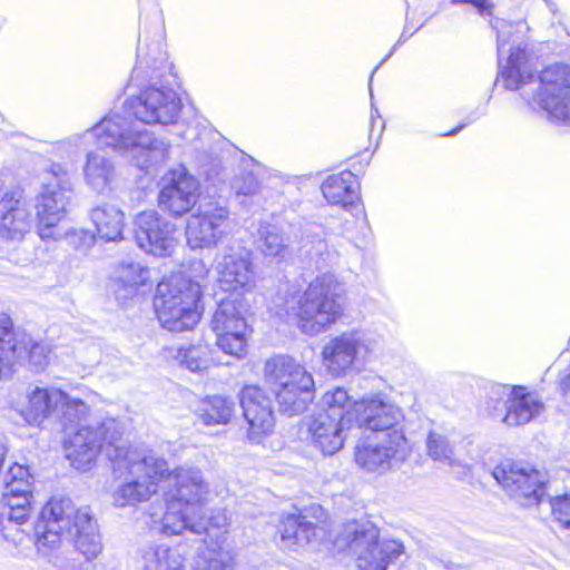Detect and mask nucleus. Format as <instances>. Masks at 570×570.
<instances>
[{
	"label": "nucleus",
	"instance_id": "f8f14e48",
	"mask_svg": "<svg viewBox=\"0 0 570 570\" xmlns=\"http://www.w3.org/2000/svg\"><path fill=\"white\" fill-rule=\"evenodd\" d=\"M50 348L38 343L26 333L16 334L11 318L0 314V379L7 375L18 362L28 360L36 372L43 371L50 361Z\"/></svg>",
	"mask_w": 570,
	"mask_h": 570
},
{
	"label": "nucleus",
	"instance_id": "f3484780",
	"mask_svg": "<svg viewBox=\"0 0 570 570\" xmlns=\"http://www.w3.org/2000/svg\"><path fill=\"white\" fill-rule=\"evenodd\" d=\"M228 229V210L217 204L199 205L187 222L186 238L190 248L215 246Z\"/></svg>",
	"mask_w": 570,
	"mask_h": 570
},
{
	"label": "nucleus",
	"instance_id": "ddd939ff",
	"mask_svg": "<svg viewBox=\"0 0 570 570\" xmlns=\"http://www.w3.org/2000/svg\"><path fill=\"white\" fill-rule=\"evenodd\" d=\"M372 340L362 331H346L332 337L322 350L323 364L333 376H343L355 363L366 360Z\"/></svg>",
	"mask_w": 570,
	"mask_h": 570
},
{
	"label": "nucleus",
	"instance_id": "49530a36",
	"mask_svg": "<svg viewBox=\"0 0 570 570\" xmlns=\"http://www.w3.org/2000/svg\"><path fill=\"white\" fill-rule=\"evenodd\" d=\"M379 68V66L373 70L372 75L370 76V82H368V88H370V92H372V79H373V75L374 72L376 71V69ZM371 97H373V94H371Z\"/></svg>",
	"mask_w": 570,
	"mask_h": 570
},
{
	"label": "nucleus",
	"instance_id": "e433bc0d",
	"mask_svg": "<svg viewBox=\"0 0 570 570\" xmlns=\"http://www.w3.org/2000/svg\"><path fill=\"white\" fill-rule=\"evenodd\" d=\"M195 570H234V558L220 547H205L197 553Z\"/></svg>",
	"mask_w": 570,
	"mask_h": 570
},
{
	"label": "nucleus",
	"instance_id": "a19ab883",
	"mask_svg": "<svg viewBox=\"0 0 570 570\" xmlns=\"http://www.w3.org/2000/svg\"><path fill=\"white\" fill-rule=\"evenodd\" d=\"M498 385L492 386V389L490 391V396L487 402V411H488L489 415L492 416L493 419L502 421V416H504V414H505L504 401L507 397H497L493 395V390Z\"/></svg>",
	"mask_w": 570,
	"mask_h": 570
},
{
	"label": "nucleus",
	"instance_id": "4be33fe9",
	"mask_svg": "<svg viewBox=\"0 0 570 570\" xmlns=\"http://www.w3.org/2000/svg\"><path fill=\"white\" fill-rule=\"evenodd\" d=\"M352 429L330 413H317L307 422L309 440L313 446L324 455H333L338 452Z\"/></svg>",
	"mask_w": 570,
	"mask_h": 570
},
{
	"label": "nucleus",
	"instance_id": "b1692460",
	"mask_svg": "<svg viewBox=\"0 0 570 570\" xmlns=\"http://www.w3.org/2000/svg\"><path fill=\"white\" fill-rule=\"evenodd\" d=\"M239 402L250 433H267L273 429L272 401L261 387L245 386L240 391Z\"/></svg>",
	"mask_w": 570,
	"mask_h": 570
},
{
	"label": "nucleus",
	"instance_id": "2f4dec72",
	"mask_svg": "<svg viewBox=\"0 0 570 570\" xmlns=\"http://www.w3.org/2000/svg\"><path fill=\"white\" fill-rule=\"evenodd\" d=\"M316 527L302 515H287L282 521L281 540L285 547L303 546L316 537Z\"/></svg>",
	"mask_w": 570,
	"mask_h": 570
},
{
	"label": "nucleus",
	"instance_id": "9d476101",
	"mask_svg": "<svg viewBox=\"0 0 570 570\" xmlns=\"http://www.w3.org/2000/svg\"><path fill=\"white\" fill-rule=\"evenodd\" d=\"M72 190V176L67 165L52 163L42 171L41 193L36 205L41 239L61 236L57 226L63 217Z\"/></svg>",
	"mask_w": 570,
	"mask_h": 570
},
{
	"label": "nucleus",
	"instance_id": "473e14b6",
	"mask_svg": "<svg viewBox=\"0 0 570 570\" xmlns=\"http://www.w3.org/2000/svg\"><path fill=\"white\" fill-rule=\"evenodd\" d=\"M145 570H185V558L165 544L148 548L142 556Z\"/></svg>",
	"mask_w": 570,
	"mask_h": 570
},
{
	"label": "nucleus",
	"instance_id": "72a5a7b5",
	"mask_svg": "<svg viewBox=\"0 0 570 570\" xmlns=\"http://www.w3.org/2000/svg\"><path fill=\"white\" fill-rule=\"evenodd\" d=\"M235 403L224 396L206 397L198 407V417L205 425L227 424L234 415Z\"/></svg>",
	"mask_w": 570,
	"mask_h": 570
},
{
	"label": "nucleus",
	"instance_id": "5701e85b",
	"mask_svg": "<svg viewBox=\"0 0 570 570\" xmlns=\"http://www.w3.org/2000/svg\"><path fill=\"white\" fill-rule=\"evenodd\" d=\"M32 225V215L26 203L14 193L4 194L0 199V237L11 242L22 240Z\"/></svg>",
	"mask_w": 570,
	"mask_h": 570
},
{
	"label": "nucleus",
	"instance_id": "cd10ccee",
	"mask_svg": "<svg viewBox=\"0 0 570 570\" xmlns=\"http://www.w3.org/2000/svg\"><path fill=\"white\" fill-rule=\"evenodd\" d=\"M82 174L86 185L99 194L109 190L116 177L112 161L97 151L87 154Z\"/></svg>",
	"mask_w": 570,
	"mask_h": 570
},
{
	"label": "nucleus",
	"instance_id": "79ce46f5",
	"mask_svg": "<svg viewBox=\"0 0 570 570\" xmlns=\"http://www.w3.org/2000/svg\"><path fill=\"white\" fill-rule=\"evenodd\" d=\"M451 3H470L476 8L481 16H490L492 13L493 3L491 0H451Z\"/></svg>",
	"mask_w": 570,
	"mask_h": 570
},
{
	"label": "nucleus",
	"instance_id": "423d86ee",
	"mask_svg": "<svg viewBox=\"0 0 570 570\" xmlns=\"http://www.w3.org/2000/svg\"><path fill=\"white\" fill-rule=\"evenodd\" d=\"M343 288L335 276L324 273L312 281L297 302V326L307 335H318L344 314Z\"/></svg>",
	"mask_w": 570,
	"mask_h": 570
},
{
	"label": "nucleus",
	"instance_id": "c85d7f7f",
	"mask_svg": "<svg viewBox=\"0 0 570 570\" xmlns=\"http://www.w3.org/2000/svg\"><path fill=\"white\" fill-rule=\"evenodd\" d=\"M90 218L101 239L116 242L122 238L124 213L116 206H97L91 209Z\"/></svg>",
	"mask_w": 570,
	"mask_h": 570
},
{
	"label": "nucleus",
	"instance_id": "7ed1b4c3",
	"mask_svg": "<svg viewBox=\"0 0 570 570\" xmlns=\"http://www.w3.org/2000/svg\"><path fill=\"white\" fill-rule=\"evenodd\" d=\"M171 71L173 66L168 61L167 52L163 49L160 41L149 45L147 51L140 45L138 46L134 75L136 77L144 75L153 80V83L141 90L137 97H132L125 102L124 110L128 114L126 117L129 120L130 116H134L141 124L148 125H169L177 120L181 109V100L173 88L160 83L163 78L167 80L168 77H174ZM131 121L139 129L145 130L142 125L132 119ZM146 131L150 135L151 139L163 141L167 146V151H169L167 142L154 138L153 134L147 129ZM167 158L168 153H166L163 163Z\"/></svg>",
	"mask_w": 570,
	"mask_h": 570
},
{
	"label": "nucleus",
	"instance_id": "20e7f679",
	"mask_svg": "<svg viewBox=\"0 0 570 570\" xmlns=\"http://www.w3.org/2000/svg\"><path fill=\"white\" fill-rule=\"evenodd\" d=\"M36 544L55 548L62 540L72 541L87 560L96 559L102 551L97 521L89 509H77L69 498H53L41 510L35 525Z\"/></svg>",
	"mask_w": 570,
	"mask_h": 570
},
{
	"label": "nucleus",
	"instance_id": "c03bdc74",
	"mask_svg": "<svg viewBox=\"0 0 570 570\" xmlns=\"http://www.w3.org/2000/svg\"><path fill=\"white\" fill-rule=\"evenodd\" d=\"M79 237L83 240L87 247H90L95 242V236L89 232L81 230L79 233Z\"/></svg>",
	"mask_w": 570,
	"mask_h": 570
},
{
	"label": "nucleus",
	"instance_id": "412c9836",
	"mask_svg": "<svg viewBox=\"0 0 570 570\" xmlns=\"http://www.w3.org/2000/svg\"><path fill=\"white\" fill-rule=\"evenodd\" d=\"M197 191V180L184 168L173 170L168 184L159 193V206L173 216H181L196 204Z\"/></svg>",
	"mask_w": 570,
	"mask_h": 570
},
{
	"label": "nucleus",
	"instance_id": "bb28decb",
	"mask_svg": "<svg viewBox=\"0 0 570 570\" xmlns=\"http://www.w3.org/2000/svg\"><path fill=\"white\" fill-rule=\"evenodd\" d=\"M324 236L325 230L321 225H307L303 232L302 255L314 262L317 269L333 265L338 257L336 250L330 249Z\"/></svg>",
	"mask_w": 570,
	"mask_h": 570
},
{
	"label": "nucleus",
	"instance_id": "37998d69",
	"mask_svg": "<svg viewBox=\"0 0 570 570\" xmlns=\"http://www.w3.org/2000/svg\"><path fill=\"white\" fill-rule=\"evenodd\" d=\"M259 187L258 180L256 177L250 176L247 184H244L243 186H237V194L240 195H254Z\"/></svg>",
	"mask_w": 570,
	"mask_h": 570
},
{
	"label": "nucleus",
	"instance_id": "7c9ffc66",
	"mask_svg": "<svg viewBox=\"0 0 570 570\" xmlns=\"http://www.w3.org/2000/svg\"><path fill=\"white\" fill-rule=\"evenodd\" d=\"M149 277V269L140 264H127L119 267L114 282V292L118 299H127L134 296L139 286Z\"/></svg>",
	"mask_w": 570,
	"mask_h": 570
},
{
	"label": "nucleus",
	"instance_id": "6ab92c4d",
	"mask_svg": "<svg viewBox=\"0 0 570 570\" xmlns=\"http://www.w3.org/2000/svg\"><path fill=\"white\" fill-rule=\"evenodd\" d=\"M356 421L354 429L365 428L383 434L403 431V411L381 394L363 397L354 405Z\"/></svg>",
	"mask_w": 570,
	"mask_h": 570
},
{
	"label": "nucleus",
	"instance_id": "6e6552de",
	"mask_svg": "<svg viewBox=\"0 0 570 570\" xmlns=\"http://www.w3.org/2000/svg\"><path fill=\"white\" fill-rule=\"evenodd\" d=\"M264 379L275 394L279 411L288 416L303 413L313 399L312 374L288 355H276L267 360Z\"/></svg>",
	"mask_w": 570,
	"mask_h": 570
},
{
	"label": "nucleus",
	"instance_id": "c9c22d12",
	"mask_svg": "<svg viewBox=\"0 0 570 570\" xmlns=\"http://www.w3.org/2000/svg\"><path fill=\"white\" fill-rule=\"evenodd\" d=\"M287 243L279 227L262 225L259 228L258 248L265 257L283 259L287 253Z\"/></svg>",
	"mask_w": 570,
	"mask_h": 570
},
{
	"label": "nucleus",
	"instance_id": "a878e982",
	"mask_svg": "<svg viewBox=\"0 0 570 570\" xmlns=\"http://www.w3.org/2000/svg\"><path fill=\"white\" fill-rule=\"evenodd\" d=\"M356 177L350 170L328 176L322 184V193L332 206H341L345 210L357 207Z\"/></svg>",
	"mask_w": 570,
	"mask_h": 570
},
{
	"label": "nucleus",
	"instance_id": "09e8293b",
	"mask_svg": "<svg viewBox=\"0 0 570 570\" xmlns=\"http://www.w3.org/2000/svg\"><path fill=\"white\" fill-rule=\"evenodd\" d=\"M393 51L389 52V55L386 56L385 59H383V61L381 63H383L386 59H389L391 56H392Z\"/></svg>",
	"mask_w": 570,
	"mask_h": 570
},
{
	"label": "nucleus",
	"instance_id": "a18cd8bd",
	"mask_svg": "<svg viewBox=\"0 0 570 570\" xmlns=\"http://www.w3.org/2000/svg\"><path fill=\"white\" fill-rule=\"evenodd\" d=\"M464 127H465V125L462 124V125L458 126L456 128L452 129L451 131L443 134V136H454L458 132H460Z\"/></svg>",
	"mask_w": 570,
	"mask_h": 570
},
{
	"label": "nucleus",
	"instance_id": "0eeeda50",
	"mask_svg": "<svg viewBox=\"0 0 570 570\" xmlns=\"http://www.w3.org/2000/svg\"><path fill=\"white\" fill-rule=\"evenodd\" d=\"M202 286L173 276L157 285L154 307L161 326L170 332L191 330L200 320Z\"/></svg>",
	"mask_w": 570,
	"mask_h": 570
},
{
	"label": "nucleus",
	"instance_id": "39448f33",
	"mask_svg": "<svg viewBox=\"0 0 570 570\" xmlns=\"http://www.w3.org/2000/svg\"><path fill=\"white\" fill-rule=\"evenodd\" d=\"M97 138L99 145L127 153L140 169L157 166L166 157L167 146L151 139L125 115L112 112L82 134H75L60 142V148H79Z\"/></svg>",
	"mask_w": 570,
	"mask_h": 570
},
{
	"label": "nucleus",
	"instance_id": "58836bf2",
	"mask_svg": "<svg viewBox=\"0 0 570 570\" xmlns=\"http://www.w3.org/2000/svg\"><path fill=\"white\" fill-rule=\"evenodd\" d=\"M63 403V407L61 409V412L58 413L56 421H61L63 424H72L86 419L89 412V406L83 401L80 399H71L66 393V400Z\"/></svg>",
	"mask_w": 570,
	"mask_h": 570
},
{
	"label": "nucleus",
	"instance_id": "ea45409f",
	"mask_svg": "<svg viewBox=\"0 0 570 570\" xmlns=\"http://www.w3.org/2000/svg\"><path fill=\"white\" fill-rule=\"evenodd\" d=\"M552 518L561 528L570 530V493L550 500Z\"/></svg>",
	"mask_w": 570,
	"mask_h": 570
},
{
	"label": "nucleus",
	"instance_id": "9b49d317",
	"mask_svg": "<svg viewBox=\"0 0 570 570\" xmlns=\"http://www.w3.org/2000/svg\"><path fill=\"white\" fill-rule=\"evenodd\" d=\"M247 304L240 296L229 295L222 299L213 315L210 326L216 344L225 353L237 358L247 352L248 325L245 320Z\"/></svg>",
	"mask_w": 570,
	"mask_h": 570
},
{
	"label": "nucleus",
	"instance_id": "f03ea898",
	"mask_svg": "<svg viewBox=\"0 0 570 570\" xmlns=\"http://www.w3.org/2000/svg\"><path fill=\"white\" fill-rule=\"evenodd\" d=\"M497 32L500 76L509 90H520L533 110H543L556 122L570 124V67L554 65L534 78V65L527 52L525 21L511 22L497 18L491 22Z\"/></svg>",
	"mask_w": 570,
	"mask_h": 570
},
{
	"label": "nucleus",
	"instance_id": "2eb2a0df",
	"mask_svg": "<svg viewBox=\"0 0 570 570\" xmlns=\"http://www.w3.org/2000/svg\"><path fill=\"white\" fill-rule=\"evenodd\" d=\"M492 475L520 504L531 505L541 501L544 481L539 471L505 461L493 469Z\"/></svg>",
	"mask_w": 570,
	"mask_h": 570
},
{
	"label": "nucleus",
	"instance_id": "de8ad7c7",
	"mask_svg": "<svg viewBox=\"0 0 570 570\" xmlns=\"http://www.w3.org/2000/svg\"><path fill=\"white\" fill-rule=\"evenodd\" d=\"M375 124V118H374V114L371 115V126L373 127Z\"/></svg>",
	"mask_w": 570,
	"mask_h": 570
},
{
	"label": "nucleus",
	"instance_id": "dca6fc26",
	"mask_svg": "<svg viewBox=\"0 0 570 570\" xmlns=\"http://www.w3.org/2000/svg\"><path fill=\"white\" fill-rule=\"evenodd\" d=\"M135 238L142 250L156 257L171 255L178 243L175 224L154 210L136 216Z\"/></svg>",
	"mask_w": 570,
	"mask_h": 570
},
{
	"label": "nucleus",
	"instance_id": "f704fd0d",
	"mask_svg": "<svg viewBox=\"0 0 570 570\" xmlns=\"http://www.w3.org/2000/svg\"><path fill=\"white\" fill-rule=\"evenodd\" d=\"M167 356L177 361L180 366L186 367L190 372L200 373L210 365L208 348L202 345H189L187 347H168Z\"/></svg>",
	"mask_w": 570,
	"mask_h": 570
},
{
	"label": "nucleus",
	"instance_id": "c756f323",
	"mask_svg": "<svg viewBox=\"0 0 570 570\" xmlns=\"http://www.w3.org/2000/svg\"><path fill=\"white\" fill-rule=\"evenodd\" d=\"M357 401L353 402L346 390L336 387L327 391L321 400V411L318 413H330L337 417L343 424L354 428L356 421V411L354 405Z\"/></svg>",
	"mask_w": 570,
	"mask_h": 570
},
{
	"label": "nucleus",
	"instance_id": "4468645a",
	"mask_svg": "<svg viewBox=\"0 0 570 570\" xmlns=\"http://www.w3.org/2000/svg\"><path fill=\"white\" fill-rule=\"evenodd\" d=\"M411 453V445L404 431L382 434L376 443L357 445L355 462L367 471L383 473L404 462Z\"/></svg>",
	"mask_w": 570,
	"mask_h": 570
},
{
	"label": "nucleus",
	"instance_id": "393cba45",
	"mask_svg": "<svg viewBox=\"0 0 570 570\" xmlns=\"http://www.w3.org/2000/svg\"><path fill=\"white\" fill-rule=\"evenodd\" d=\"M66 392L59 389L36 387L28 396V405L21 410L23 420L40 426L46 420L56 421L63 407Z\"/></svg>",
	"mask_w": 570,
	"mask_h": 570
},
{
	"label": "nucleus",
	"instance_id": "a211bd4d",
	"mask_svg": "<svg viewBox=\"0 0 570 570\" xmlns=\"http://www.w3.org/2000/svg\"><path fill=\"white\" fill-rule=\"evenodd\" d=\"M215 271L224 292L240 296L255 286V272L250 254L244 248H228L217 256Z\"/></svg>",
	"mask_w": 570,
	"mask_h": 570
},
{
	"label": "nucleus",
	"instance_id": "f257e3e1",
	"mask_svg": "<svg viewBox=\"0 0 570 570\" xmlns=\"http://www.w3.org/2000/svg\"><path fill=\"white\" fill-rule=\"evenodd\" d=\"M121 435L122 429L115 419L81 426L69 440L67 458L77 470L85 471L100 451L105 452L118 482L111 492L115 507H134L161 491L166 511L159 531L166 535H203L209 528L228 525L225 510L205 508L212 491L200 469L181 465L171 470L157 452L120 444Z\"/></svg>",
	"mask_w": 570,
	"mask_h": 570
},
{
	"label": "nucleus",
	"instance_id": "aec40b11",
	"mask_svg": "<svg viewBox=\"0 0 570 570\" xmlns=\"http://www.w3.org/2000/svg\"><path fill=\"white\" fill-rule=\"evenodd\" d=\"M497 397H507L504 401L505 414L502 422L509 426L524 425L539 416L544 404L535 393L529 392L522 385H498L493 390Z\"/></svg>",
	"mask_w": 570,
	"mask_h": 570
},
{
	"label": "nucleus",
	"instance_id": "4c0bfd02",
	"mask_svg": "<svg viewBox=\"0 0 570 570\" xmlns=\"http://www.w3.org/2000/svg\"><path fill=\"white\" fill-rule=\"evenodd\" d=\"M428 454L434 461L454 465L453 449L442 434L431 432L426 440Z\"/></svg>",
	"mask_w": 570,
	"mask_h": 570
},
{
	"label": "nucleus",
	"instance_id": "1a4fd4ad",
	"mask_svg": "<svg viewBox=\"0 0 570 570\" xmlns=\"http://www.w3.org/2000/svg\"><path fill=\"white\" fill-rule=\"evenodd\" d=\"M336 543L347 547L355 556L357 570H387L404 547L396 540H381L380 530L371 522L351 521L337 534Z\"/></svg>",
	"mask_w": 570,
	"mask_h": 570
}]
</instances>
